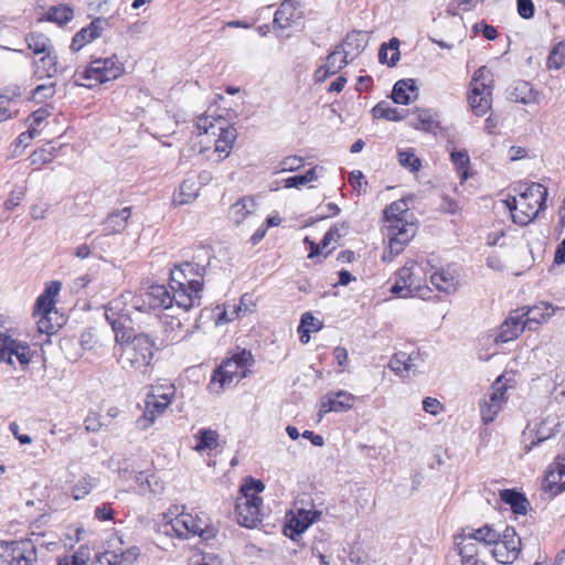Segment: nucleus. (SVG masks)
Here are the masks:
<instances>
[{
    "instance_id": "nucleus-1",
    "label": "nucleus",
    "mask_w": 565,
    "mask_h": 565,
    "mask_svg": "<svg viewBox=\"0 0 565 565\" xmlns=\"http://www.w3.org/2000/svg\"><path fill=\"white\" fill-rule=\"evenodd\" d=\"M205 273L206 266L195 262H184L171 270L170 288L178 308L189 311L201 306Z\"/></svg>"
},
{
    "instance_id": "nucleus-2",
    "label": "nucleus",
    "mask_w": 565,
    "mask_h": 565,
    "mask_svg": "<svg viewBox=\"0 0 565 565\" xmlns=\"http://www.w3.org/2000/svg\"><path fill=\"white\" fill-rule=\"evenodd\" d=\"M408 204L405 200H397L383 211L388 239V246L382 256L384 262H393L416 234V225L406 218Z\"/></svg>"
},
{
    "instance_id": "nucleus-3",
    "label": "nucleus",
    "mask_w": 565,
    "mask_h": 565,
    "mask_svg": "<svg viewBox=\"0 0 565 565\" xmlns=\"http://www.w3.org/2000/svg\"><path fill=\"white\" fill-rule=\"evenodd\" d=\"M547 190L541 183H531L516 196L503 201L512 221L521 226L530 224L544 209Z\"/></svg>"
},
{
    "instance_id": "nucleus-4",
    "label": "nucleus",
    "mask_w": 565,
    "mask_h": 565,
    "mask_svg": "<svg viewBox=\"0 0 565 565\" xmlns=\"http://www.w3.org/2000/svg\"><path fill=\"white\" fill-rule=\"evenodd\" d=\"M120 337V354L118 363L124 370L148 374L152 369V359L154 355V342L149 335L140 333L132 338L122 340Z\"/></svg>"
},
{
    "instance_id": "nucleus-5",
    "label": "nucleus",
    "mask_w": 565,
    "mask_h": 565,
    "mask_svg": "<svg viewBox=\"0 0 565 565\" xmlns=\"http://www.w3.org/2000/svg\"><path fill=\"white\" fill-rule=\"evenodd\" d=\"M166 533L173 532L179 539L188 540L192 536H200L209 540L214 536V529L210 524L206 515L192 514L188 512H179L175 507L174 511L170 510L163 514Z\"/></svg>"
},
{
    "instance_id": "nucleus-6",
    "label": "nucleus",
    "mask_w": 565,
    "mask_h": 565,
    "mask_svg": "<svg viewBox=\"0 0 565 565\" xmlns=\"http://www.w3.org/2000/svg\"><path fill=\"white\" fill-rule=\"evenodd\" d=\"M252 353L242 350L225 360L213 373L209 388L212 393L221 394L233 383L239 382L247 376L248 367L252 364Z\"/></svg>"
},
{
    "instance_id": "nucleus-7",
    "label": "nucleus",
    "mask_w": 565,
    "mask_h": 565,
    "mask_svg": "<svg viewBox=\"0 0 565 565\" xmlns=\"http://www.w3.org/2000/svg\"><path fill=\"white\" fill-rule=\"evenodd\" d=\"M426 265L416 260H408L397 271L396 280L391 287V292L399 298H413L424 296L429 291L426 287Z\"/></svg>"
},
{
    "instance_id": "nucleus-8",
    "label": "nucleus",
    "mask_w": 565,
    "mask_h": 565,
    "mask_svg": "<svg viewBox=\"0 0 565 565\" xmlns=\"http://www.w3.org/2000/svg\"><path fill=\"white\" fill-rule=\"evenodd\" d=\"M264 489L262 481L252 478L241 487V495L236 500V515L242 526L253 529L262 522L263 500L258 493Z\"/></svg>"
},
{
    "instance_id": "nucleus-9",
    "label": "nucleus",
    "mask_w": 565,
    "mask_h": 565,
    "mask_svg": "<svg viewBox=\"0 0 565 565\" xmlns=\"http://www.w3.org/2000/svg\"><path fill=\"white\" fill-rule=\"evenodd\" d=\"M125 72L124 64L116 57L93 60L83 71L74 74V84L93 88L96 85L115 81Z\"/></svg>"
},
{
    "instance_id": "nucleus-10",
    "label": "nucleus",
    "mask_w": 565,
    "mask_h": 565,
    "mask_svg": "<svg viewBox=\"0 0 565 565\" xmlns=\"http://www.w3.org/2000/svg\"><path fill=\"white\" fill-rule=\"evenodd\" d=\"M195 127L199 135H205L209 139L213 138L214 152L217 153L218 160L228 157L237 138V131L234 127L227 125L221 117L211 118L209 116L200 117Z\"/></svg>"
},
{
    "instance_id": "nucleus-11",
    "label": "nucleus",
    "mask_w": 565,
    "mask_h": 565,
    "mask_svg": "<svg viewBox=\"0 0 565 565\" xmlns=\"http://www.w3.org/2000/svg\"><path fill=\"white\" fill-rule=\"evenodd\" d=\"M493 74L487 66L479 67L470 83L469 105L477 116L486 115L492 105Z\"/></svg>"
},
{
    "instance_id": "nucleus-12",
    "label": "nucleus",
    "mask_w": 565,
    "mask_h": 565,
    "mask_svg": "<svg viewBox=\"0 0 565 565\" xmlns=\"http://www.w3.org/2000/svg\"><path fill=\"white\" fill-rule=\"evenodd\" d=\"M507 401V384L503 383V376H499L479 403L483 424L492 423Z\"/></svg>"
},
{
    "instance_id": "nucleus-13",
    "label": "nucleus",
    "mask_w": 565,
    "mask_h": 565,
    "mask_svg": "<svg viewBox=\"0 0 565 565\" xmlns=\"http://www.w3.org/2000/svg\"><path fill=\"white\" fill-rule=\"evenodd\" d=\"M521 552V539L513 527H507L492 544L490 553L501 564L513 563Z\"/></svg>"
},
{
    "instance_id": "nucleus-14",
    "label": "nucleus",
    "mask_w": 565,
    "mask_h": 565,
    "mask_svg": "<svg viewBox=\"0 0 565 565\" xmlns=\"http://www.w3.org/2000/svg\"><path fill=\"white\" fill-rule=\"evenodd\" d=\"M33 545L28 542H0V565H33Z\"/></svg>"
},
{
    "instance_id": "nucleus-15",
    "label": "nucleus",
    "mask_w": 565,
    "mask_h": 565,
    "mask_svg": "<svg viewBox=\"0 0 565 565\" xmlns=\"http://www.w3.org/2000/svg\"><path fill=\"white\" fill-rule=\"evenodd\" d=\"M356 396L348 391H330L321 398L318 415L321 419L326 414L330 412H348L354 406Z\"/></svg>"
},
{
    "instance_id": "nucleus-16",
    "label": "nucleus",
    "mask_w": 565,
    "mask_h": 565,
    "mask_svg": "<svg viewBox=\"0 0 565 565\" xmlns=\"http://www.w3.org/2000/svg\"><path fill=\"white\" fill-rule=\"evenodd\" d=\"M13 356L17 358L21 365H28L32 356L31 349L28 344L17 342L6 335L3 339H0V362L12 365Z\"/></svg>"
},
{
    "instance_id": "nucleus-17",
    "label": "nucleus",
    "mask_w": 565,
    "mask_h": 565,
    "mask_svg": "<svg viewBox=\"0 0 565 565\" xmlns=\"http://www.w3.org/2000/svg\"><path fill=\"white\" fill-rule=\"evenodd\" d=\"M454 550L460 557V565H486L483 551L471 537H456Z\"/></svg>"
},
{
    "instance_id": "nucleus-18",
    "label": "nucleus",
    "mask_w": 565,
    "mask_h": 565,
    "mask_svg": "<svg viewBox=\"0 0 565 565\" xmlns=\"http://www.w3.org/2000/svg\"><path fill=\"white\" fill-rule=\"evenodd\" d=\"M342 49V46H335L334 50L326 57V63L316 70L313 74L316 82H324L329 76L335 75L349 64V61L351 60L343 54Z\"/></svg>"
},
{
    "instance_id": "nucleus-19",
    "label": "nucleus",
    "mask_w": 565,
    "mask_h": 565,
    "mask_svg": "<svg viewBox=\"0 0 565 565\" xmlns=\"http://www.w3.org/2000/svg\"><path fill=\"white\" fill-rule=\"evenodd\" d=\"M129 309L126 308V297L113 299L105 307V318L116 333V341H120L119 330L129 320Z\"/></svg>"
},
{
    "instance_id": "nucleus-20",
    "label": "nucleus",
    "mask_w": 565,
    "mask_h": 565,
    "mask_svg": "<svg viewBox=\"0 0 565 565\" xmlns=\"http://www.w3.org/2000/svg\"><path fill=\"white\" fill-rule=\"evenodd\" d=\"M419 354L397 352L390 360L388 367L401 377H409L418 373Z\"/></svg>"
},
{
    "instance_id": "nucleus-21",
    "label": "nucleus",
    "mask_w": 565,
    "mask_h": 565,
    "mask_svg": "<svg viewBox=\"0 0 565 565\" xmlns=\"http://www.w3.org/2000/svg\"><path fill=\"white\" fill-rule=\"evenodd\" d=\"M257 206L258 204L253 196L245 195L230 206L228 217L235 225H241L256 216Z\"/></svg>"
},
{
    "instance_id": "nucleus-22",
    "label": "nucleus",
    "mask_w": 565,
    "mask_h": 565,
    "mask_svg": "<svg viewBox=\"0 0 565 565\" xmlns=\"http://www.w3.org/2000/svg\"><path fill=\"white\" fill-rule=\"evenodd\" d=\"M557 426V424H555L553 422V426H547V420L546 422H542L537 428H531V427H527L524 431H523V449H524V452L527 454L530 452L533 447L537 446L539 444L543 443L544 440L551 438L554 434H555V430L554 428Z\"/></svg>"
},
{
    "instance_id": "nucleus-23",
    "label": "nucleus",
    "mask_w": 565,
    "mask_h": 565,
    "mask_svg": "<svg viewBox=\"0 0 565 565\" xmlns=\"http://www.w3.org/2000/svg\"><path fill=\"white\" fill-rule=\"evenodd\" d=\"M524 328H526L524 315H520L519 311H515L501 324L495 341L502 343L512 341L521 334Z\"/></svg>"
},
{
    "instance_id": "nucleus-24",
    "label": "nucleus",
    "mask_w": 565,
    "mask_h": 565,
    "mask_svg": "<svg viewBox=\"0 0 565 565\" xmlns=\"http://www.w3.org/2000/svg\"><path fill=\"white\" fill-rule=\"evenodd\" d=\"M170 404V402L159 401L147 396L143 414L137 420L139 428L146 430L152 426L156 419L166 412Z\"/></svg>"
},
{
    "instance_id": "nucleus-25",
    "label": "nucleus",
    "mask_w": 565,
    "mask_h": 565,
    "mask_svg": "<svg viewBox=\"0 0 565 565\" xmlns=\"http://www.w3.org/2000/svg\"><path fill=\"white\" fill-rule=\"evenodd\" d=\"M430 282L439 291H443L445 294H452L458 288L459 275L455 268L447 266L431 274Z\"/></svg>"
},
{
    "instance_id": "nucleus-26",
    "label": "nucleus",
    "mask_w": 565,
    "mask_h": 565,
    "mask_svg": "<svg viewBox=\"0 0 565 565\" xmlns=\"http://www.w3.org/2000/svg\"><path fill=\"white\" fill-rule=\"evenodd\" d=\"M103 32V20L100 18L95 19L89 23V25L81 29L75 33L71 43V50L73 52H78L86 44L93 42L97 38L102 35Z\"/></svg>"
},
{
    "instance_id": "nucleus-27",
    "label": "nucleus",
    "mask_w": 565,
    "mask_h": 565,
    "mask_svg": "<svg viewBox=\"0 0 565 565\" xmlns=\"http://www.w3.org/2000/svg\"><path fill=\"white\" fill-rule=\"evenodd\" d=\"M161 323L163 341L169 344L178 343L189 335V330L184 328L179 318L164 315L161 318Z\"/></svg>"
},
{
    "instance_id": "nucleus-28",
    "label": "nucleus",
    "mask_w": 565,
    "mask_h": 565,
    "mask_svg": "<svg viewBox=\"0 0 565 565\" xmlns=\"http://www.w3.org/2000/svg\"><path fill=\"white\" fill-rule=\"evenodd\" d=\"M145 297L151 309H169L175 303L174 292L171 295L167 287L162 285L151 286Z\"/></svg>"
},
{
    "instance_id": "nucleus-29",
    "label": "nucleus",
    "mask_w": 565,
    "mask_h": 565,
    "mask_svg": "<svg viewBox=\"0 0 565 565\" xmlns=\"http://www.w3.org/2000/svg\"><path fill=\"white\" fill-rule=\"evenodd\" d=\"M418 96V89L415 81L412 78L399 79L395 83L392 92L394 103L408 105L414 102Z\"/></svg>"
},
{
    "instance_id": "nucleus-30",
    "label": "nucleus",
    "mask_w": 565,
    "mask_h": 565,
    "mask_svg": "<svg viewBox=\"0 0 565 565\" xmlns=\"http://www.w3.org/2000/svg\"><path fill=\"white\" fill-rule=\"evenodd\" d=\"M130 216V207H124L119 211L109 213L104 221V234L109 236L121 233L126 228Z\"/></svg>"
},
{
    "instance_id": "nucleus-31",
    "label": "nucleus",
    "mask_w": 565,
    "mask_h": 565,
    "mask_svg": "<svg viewBox=\"0 0 565 565\" xmlns=\"http://www.w3.org/2000/svg\"><path fill=\"white\" fill-rule=\"evenodd\" d=\"M321 516L320 511L300 509L289 520V527L296 533H303L313 522Z\"/></svg>"
},
{
    "instance_id": "nucleus-32",
    "label": "nucleus",
    "mask_w": 565,
    "mask_h": 565,
    "mask_svg": "<svg viewBox=\"0 0 565 565\" xmlns=\"http://www.w3.org/2000/svg\"><path fill=\"white\" fill-rule=\"evenodd\" d=\"M545 483L550 490L554 488L557 492L565 490V455L559 456L555 467L547 471Z\"/></svg>"
},
{
    "instance_id": "nucleus-33",
    "label": "nucleus",
    "mask_w": 565,
    "mask_h": 565,
    "mask_svg": "<svg viewBox=\"0 0 565 565\" xmlns=\"http://www.w3.org/2000/svg\"><path fill=\"white\" fill-rule=\"evenodd\" d=\"M456 537H471V540L479 544L480 548L486 551L498 540L499 533L493 527L484 525L469 533L458 534Z\"/></svg>"
},
{
    "instance_id": "nucleus-34",
    "label": "nucleus",
    "mask_w": 565,
    "mask_h": 565,
    "mask_svg": "<svg viewBox=\"0 0 565 565\" xmlns=\"http://www.w3.org/2000/svg\"><path fill=\"white\" fill-rule=\"evenodd\" d=\"M555 310L552 305L546 302H541L532 308H529L526 312H520V315H524V321H526V327L532 329V323L540 324L545 322L554 315Z\"/></svg>"
},
{
    "instance_id": "nucleus-35",
    "label": "nucleus",
    "mask_w": 565,
    "mask_h": 565,
    "mask_svg": "<svg viewBox=\"0 0 565 565\" xmlns=\"http://www.w3.org/2000/svg\"><path fill=\"white\" fill-rule=\"evenodd\" d=\"M61 290L60 281H51L35 302L36 312H53L55 307V296Z\"/></svg>"
},
{
    "instance_id": "nucleus-36",
    "label": "nucleus",
    "mask_w": 565,
    "mask_h": 565,
    "mask_svg": "<svg viewBox=\"0 0 565 565\" xmlns=\"http://www.w3.org/2000/svg\"><path fill=\"white\" fill-rule=\"evenodd\" d=\"M409 124L414 129L424 130L427 132H436L439 127L436 115L427 109L417 111L411 119Z\"/></svg>"
},
{
    "instance_id": "nucleus-37",
    "label": "nucleus",
    "mask_w": 565,
    "mask_h": 565,
    "mask_svg": "<svg viewBox=\"0 0 565 565\" xmlns=\"http://www.w3.org/2000/svg\"><path fill=\"white\" fill-rule=\"evenodd\" d=\"M510 98L515 103L527 105L537 103L539 94L532 88L530 83L520 81L512 88Z\"/></svg>"
},
{
    "instance_id": "nucleus-38",
    "label": "nucleus",
    "mask_w": 565,
    "mask_h": 565,
    "mask_svg": "<svg viewBox=\"0 0 565 565\" xmlns=\"http://www.w3.org/2000/svg\"><path fill=\"white\" fill-rule=\"evenodd\" d=\"M363 35L360 31H352L347 34L342 43L337 46H342L343 54H345L351 61L356 57L364 49Z\"/></svg>"
},
{
    "instance_id": "nucleus-39",
    "label": "nucleus",
    "mask_w": 565,
    "mask_h": 565,
    "mask_svg": "<svg viewBox=\"0 0 565 565\" xmlns=\"http://www.w3.org/2000/svg\"><path fill=\"white\" fill-rule=\"evenodd\" d=\"M194 449L199 452L204 450H213L218 446V434L210 428H202L194 435Z\"/></svg>"
},
{
    "instance_id": "nucleus-40",
    "label": "nucleus",
    "mask_w": 565,
    "mask_h": 565,
    "mask_svg": "<svg viewBox=\"0 0 565 565\" xmlns=\"http://www.w3.org/2000/svg\"><path fill=\"white\" fill-rule=\"evenodd\" d=\"M297 8V0H284L278 10L275 12L274 23L278 24L280 29L290 26Z\"/></svg>"
},
{
    "instance_id": "nucleus-41",
    "label": "nucleus",
    "mask_w": 565,
    "mask_h": 565,
    "mask_svg": "<svg viewBox=\"0 0 565 565\" xmlns=\"http://www.w3.org/2000/svg\"><path fill=\"white\" fill-rule=\"evenodd\" d=\"M500 498L504 503H507L511 507V509L514 513H518V514L526 513L529 502L522 493H520L515 490L507 489V490L501 491Z\"/></svg>"
},
{
    "instance_id": "nucleus-42",
    "label": "nucleus",
    "mask_w": 565,
    "mask_h": 565,
    "mask_svg": "<svg viewBox=\"0 0 565 565\" xmlns=\"http://www.w3.org/2000/svg\"><path fill=\"white\" fill-rule=\"evenodd\" d=\"M110 565H132L140 555L137 546H131L126 551H105Z\"/></svg>"
},
{
    "instance_id": "nucleus-43",
    "label": "nucleus",
    "mask_w": 565,
    "mask_h": 565,
    "mask_svg": "<svg viewBox=\"0 0 565 565\" xmlns=\"http://www.w3.org/2000/svg\"><path fill=\"white\" fill-rule=\"evenodd\" d=\"M323 167L315 166L311 169H309L305 174L302 175H294L285 179L284 186L286 189L297 188L307 185L308 183L316 181L319 175L322 173Z\"/></svg>"
},
{
    "instance_id": "nucleus-44",
    "label": "nucleus",
    "mask_w": 565,
    "mask_h": 565,
    "mask_svg": "<svg viewBox=\"0 0 565 565\" xmlns=\"http://www.w3.org/2000/svg\"><path fill=\"white\" fill-rule=\"evenodd\" d=\"M46 21L54 22L58 25H65L74 18L73 9L67 4H60L56 7H51L45 15Z\"/></svg>"
},
{
    "instance_id": "nucleus-45",
    "label": "nucleus",
    "mask_w": 565,
    "mask_h": 565,
    "mask_svg": "<svg viewBox=\"0 0 565 565\" xmlns=\"http://www.w3.org/2000/svg\"><path fill=\"white\" fill-rule=\"evenodd\" d=\"M25 41L34 54H45L53 51L51 40L43 33L32 32L26 35Z\"/></svg>"
},
{
    "instance_id": "nucleus-46",
    "label": "nucleus",
    "mask_w": 565,
    "mask_h": 565,
    "mask_svg": "<svg viewBox=\"0 0 565 565\" xmlns=\"http://www.w3.org/2000/svg\"><path fill=\"white\" fill-rule=\"evenodd\" d=\"M56 72L57 62L53 51L43 54V56L35 62V74L40 78L52 77Z\"/></svg>"
},
{
    "instance_id": "nucleus-47",
    "label": "nucleus",
    "mask_w": 565,
    "mask_h": 565,
    "mask_svg": "<svg viewBox=\"0 0 565 565\" xmlns=\"http://www.w3.org/2000/svg\"><path fill=\"white\" fill-rule=\"evenodd\" d=\"M198 196L195 182L185 180L180 184L179 191L173 196V202L177 205H184L193 202Z\"/></svg>"
},
{
    "instance_id": "nucleus-48",
    "label": "nucleus",
    "mask_w": 565,
    "mask_h": 565,
    "mask_svg": "<svg viewBox=\"0 0 565 565\" xmlns=\"http://www.w3.org/2000/svg\"><path fill=\"white\" fill-rule=\"evenodd\" d=\"M450 159L454 166L456 167V170L460 175L461 181L467 180L469 175L468 170L470 164V158L468 152L466 150L451 151Z\"/></svg>"
},
{
    "instance_id": "nucleus-49",
    "label": "nucleus",
    "mask_w": 565,
    "mask_h": 565,
    "mask_svg": "<svg viewBox=\"0 0 565 565\" xmlns=\"http://www.w3.org/2000/svg\"><path fill=\"white\" fill-rule=\"evenodd\" d=\"M372 113L373 116L379 119L399 121L404 118L396 108L391 107L386 102L379 103L373 108Z\"/></svg>"
},
{
    "instance_id": "nucleus-50",
    "label": "nucleus",
    "mask_w": 565,
    "mask_h": 565,
    "mask_svg": "<svg viewBox=\"0 0 565 565\" xmlns=\"http://www.w3.org/2000/svg\"><path fill=\"white\" fill-rule=\"evenodd\" d=\"M175 394V387L172 384H154L151 386L150 392L147 394L148 397H152L159 401L172 402Z\"/></svg>"
},
{
    "instance_id": "nucleus-51",
    "label": "nucleus",
    "mask_w": 565,
    "mask_h": 565,
    "mask_svg": "<svg viewBox=\"0 0 565 565\" xmlns=\"http://www.w3.org/2000/svg\"><path fill=\"white\" fill-rule=\"evenodd\" d=\"M565 64V41L558 42L547 57V67L559 70Z\"/></svg>"
},
{
    "instance_id": "nucleus-52",
    "label": "nucleus",
    "mask_w": 565,
    "mask_h": 565,
    "mask_svg": "<svg viewBox=\"0 0 565 565\" xmlns=\"http://www.w3.org/2000/svg\"><path fill=\"white\" fill-rule=\"evenodd\" d=\"M44 537H45V534L36 533V532L32 531L31 537L23 541V542L31 543L33 545L35 561L38 559V550L39 548L44 547L46 550H52V548L56 547V545H57L56 542L46 541Z\"/></svg>"
},
{
    "instance_id": "nucleus-53",
    "label": "nucleus",
    "mask_w": 565,
    "mask_h": 565,
    "mask_svg": "<svg viewBox=\"0 0 565 565\" xmlns=\"http://www.w3.org/2000/svg\"><path fill=\"white\" fill-rule=\"evenodd\" d=\"M55 157V148H41L32 152L30 162L32 166H42L51 162Z\"/></svg>"
},
{
    "instance_id": "nucleus-54",
    "label": "nucleus",
    "mask_w": 565,
    "mask_h": 565,
    "mask_svg": "<svg viewBox=\"0 0 565 565\" xmlns=\"http://www.w3.org/2000/svg\"><path fill=\"white\" fill-rule=\"evenodd\" d=\"M398 162L402 167L408 169L412 172H416L420 168V160L411 150L399 151Z\"/></svg>"
},
{
    "instance_id": "nucleus-55",
    "label": "nucleus",
    "mask_w": 565,
    "mask_h": 565,
    "mask_svg": "<svg viewBox=\"0 0 565 565\" xmlns=\"http://www.w3.org/2000/svg\"><path fill=\"white\" fill-rule=\"evenodd\" d=\"M52 312H36V306L34 307V316L38 318L36 326L40 333L52 334L55 332V327L51 322Z\"/></svg>"
},
{
    "instance_id": "nucleus-56",
    "label": "nucleus",
    "mask_w": 565,
    "mask_h": 565,
    "mask_svg": "<svg viewBox=\"0 0 565 565\" xmlns=\"http://www.w3.org/2000/svg\"><path fill=\"white\" fill-rule=\"evenodd\" d=\"M89 548L79 546L72 555H65L64 558L68 565H86L89 559Z\"/></svg>"
},
{
    "instance_id": "nucleus-57",
    "label": "nucleus",
    "mask_w": 565,
    "mask_h": 565,
    "mask_svg": "<svg viewBox=\"0 0 565 565\" xmlns=\"http://www.w3.org/2000/svg\"><path fill=\"white\" fill-rule=\"evenodd\" d=\"M55 94V84L49 83L39 85L34 88L32 97L35 102L42 103L45 99L53 97Z\"/></svg>"
},
{
    "instance_id": "nucleus-58",
    "label": "nucleus",
    "mask_w": 565,
    "mask_h": 565,
    "mask_svg": "<svg viewBox=\"0 0 565 565\" xmlns=\"http://www.w3.org/2000/svg\"><path fill=\"white\" fill-rule=\"evenodd\" d=\"M93 487L94 482L92 478H83L73 487L72 495L75 500L83 499L90 492Z\"/></svg>"
},
{
    "instance_id": "nucleus-59",
    "label": "nucleus",
    "mask_w": 565,
    "mask_h": 565,
    "mask_svg": "<svg viewBox=\"0 0 565 565\" xmlns=\"http://www.w3.org/2000/svg\"><path fill=\"white\" fill-rule=\"evenodd\" d=\"M305 161L301 157L298 156H289L281 160L280 162V172H294L298 171L302 168Z\"/></svg>"
},
{
    "instance_id": "nucleus-60",
    "label": "nucleus",
    "mask_w": 565,
    "mask_h": 565,
    "mask_svg": "<svg viewBox=\"0 0 565 565\" xmlns=\"http://www.w3.org/2000/svg\"><path fill=\"white\" fill-rule=\"evenodd\" d=\"M300 329H307L308 331H319L322 328V321H320L318 318L312 316L311 312H305L301 316Z\"/></svg>"
},
{
    "instance_id": "nucleus-61",
    "label": "nucleus",
    "mask_w": 565,
    "mask_h": 565,
    "mask_svg": "<svg viewBox=\"0 0 565 565\" xmlns=\"http://www.w3.org/2000/svg\"><path fill=\"white\" fill-rule=\"evenodd\" d=\"M25 195V191L23 188H18L11 191L9 198L4 202V209L8 211H12L17 207Z\"/></svg>"
},
{
    "instance_id": "nucleus-62",
    "label": "nucleus",
    "mask_w": 565,
    "mask_h": 565,
    "mask_svg": "<svg viewBox=\"0 0 565 565\" xmlns=\"http://www.w3.org/2000/svg\"><path fill=\"white\" fill-rule=\"evenodd\" d=\"M349 183L359 193L365 192V186L367 185V182L364 180L363 173L359 170L352 171L349 174Z\"/></svg>"
},
{
    "instance_id": "nucleus-63",
    "label": "nucleus",
    "mask_w": 565,
    "mask_h": 565,
    "mask_svg": "<svg viewBox=\"0 0 565 565\" xmlns=\"http://www.w3.org/2000/svg\"><path fill=\"white\" fill-rule=\"evenodd\" d=\"M518 13L523 19H531L534 15L535 7L532 0H516Z\"/></svg>"
},
{
    "instance_id": "nucleus-64",
    "label": "nucleus",
    "mask_w": 565,
    "mask_h": 565,
    "mask_svg": "<svg viewBox=\"0 0 565 565\" xmlns=\"http://www.w3.org/2000/svg\"><path fill=\"white\" fill-rule=\"evenodd\" d=\"M423 409L430 415H438L444 411V405L434 397H425L423 401Z\"/></svg>"
}]
</instances>
